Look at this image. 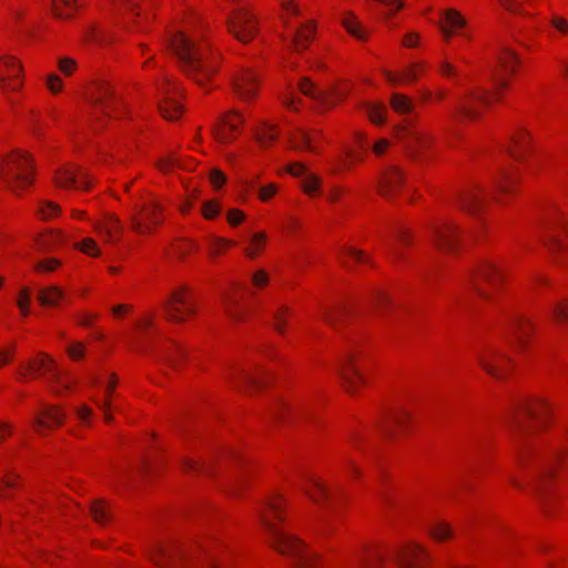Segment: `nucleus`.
<instances>
[{
  "label": "nucleus",
  "instance_id": "obj_1",
  "mask_svg": "<svg viewBox=\"0 0 568 568\" xmlns=\"http://www.w3.org/2000/svg\"><path fill=\"white\" fill-rule=\"evenodd\" d=\"M207 26L195 14H189L166 34V47L176 55L185 75L207 89L217 72L220 53L207 38Z\"/></svg>",
  "mask_w": 568,
  "mask_h": 568
},
{
  "label": "nucleus",
  "instance_id": "obj_2",
  "mask_svg": "<svg viewBox=\"0 0 568 568\" xmlns=\"http://www.w3.org/2000/svg\"><path fill=\"white\" fill-rule=\"evenodd\" d=\"M286 508L287 499L274 493L256 504L254 514L272 547L290 559L292 568H322L320 555L284 529Z\"/></svg>",
  "mask_w": 568,
  "mask_h": 568
},
{
  "label": "nucleus",
  "instance_id": "obj_3",
  "mask_svg": "<svg viewBox=\"0 0 568 568\" xmlns=\"http://www.w3.org/2000/svg\"><path fill=\"white\" fill-rule=\"evenodd\" d=\"M519 64L520 60L517 53L508 48L501 49L497 55V64L491 74L493 90L487 91L481 88L468 90L465 95L458 100L456 110L454 111L455 116L475 120L481 115L484 110L501 101V97L508 89Z\"/></svg>",
  "mask_w": 568,
  "mask_h": 568
},
{
  "label": "nucleus",
  "instance_id": "obj_4",
  "mask_svg": "<svg viewBox=\"0 0 568 568\" xmlns=\"http://www.w3.org/2000/svg\"><path fill=\"white\" fill-rule=\"evenodd\" d=\"M154 318V314L148 313L135 321L129 347L135 353H151L169 367L180 369L186 361V352L175 341L161 336Z\"/></svg>",
  "mask_w": 568,
  "mask_h": 568
},
{
  "label": "nucleus",
  "instance_id": "obj_5",
  "mask_svg": "<svg viewBox=\"0 0 568 568\" xmlns=\"http://www.w3.org/2000/svg\"><path fill=\"white\" fill-rule=\"evenodd\" d=\"M37 176L36 160L24 150L16 149L0 156V184L16 196L27 193Z\"/></svg>",
  "mask_w": 568,
  "mask_h": 568
},
{
  "label": "nucleus",
  "instance_id": "obj_6",
  "mask_svg": "<svg viewBox=\"0 0 568 568\" xmlns=\"http://www.w3.org/2000/svg\"><path fill=\"white\" fill-rule=\"evenodd\" d=\"M131 229L141 235L154 233L164 221V212L159 197L144 192L132 200L128 213Z\"/></svg>",
  "mask_w": 568,
  "mask_h": 568
},
{
  "label": "nucleus",
  "instance_id": "obj_7",
  "mask_svg": "<svg viewBox=\"0 0 568 568\" xmlns=\"http://www.w3.org/2000/svg\"><path fill=\"white\" fill-rule=\"evenodd\" d=\"M507 278L506 264L501 258L489 257L480 261L470 274L473 291L485 301H493Z\"/></svg>",
  "mask_w": 568,
  "mask_h": 568
},
{
  "label": "nucleus",
  "instance_id": "obj_8",
  "mask_svg": "<svg viewBox=\"0 0 568 568\" xmlns=\"http://www.w3.org/2000/svg\"><path fill=\"white\" fill-rule=\"evenodd\" d=\"M44 376L57 394H62L72 388V378L59 369L53 358L48 354L41 353L36 358L20 365L18 379L27 382L29 379Z\"/></svg>",
  "mask_w": 568,
  "mask_h": 568
},
{
  "label": "nucleus",
  "instance_id": "obj_9",
  "mask_svg": "<svg viewBox=\"0 0 568 568\" xmlns=\"http://www.w3.org/2000/svg\"><path fill=\"white\" fill-rule=\"evenodd\" d=\"M551 416V403L545 397L531 396L518 404L513 416V422L518 428L539 432L548 428Z\"/></svg>",
  "mask_w": 568,
  "mask_h": 568
},
{
  "label": "nucleus",
  "instance_id": "obj_10",
  "mask_svg": "<svg viewBox=\"0 0 568 568\" xmlns=\"http://www.w3.org/2000/svg\"><path fill=\"white\" fill-rule=\"evenodd\" d=\"M303 494L318 507L321 519L325 525L329 524L333 516L337 515L339 496L327 483L316 475L306 476L301 483Z\"/></svg>",
  "mask_w": 568,
  "mask_h": 568
},
{
  "label": "nucleus",
  "instance_id": "obj_11",
  "mask_svg": "<svg viewBox=\"0 0 568 568\" xmlns=\"http://www.w3.org/2000/svg\"><path fill=\"white\" fill-rule=\"evenodd\" d=\"M231 7L226 18L229 32L240 42L250 43L258 34V21L248 0H227Z\"/></svg>",
  "mask_w": 568,
  "mask_h": 568
},
{
  "label": "nucleus",
  "instance_id": "obj_12",
  "mask_svg": "<svg viewBox=\"0 0 568 568\" xmlns=\"http://www.w3.org/2000/svg\"><path fill=\"white\" fill-rule=\"evenodd\" d=\"M396 138L405 149L407 155L416 162H424L428 159L434 138L414 123L396 129Z\"/></svg>",
  "mask_w": 568,
  "mask_h": 568
},
{
  "label": "nucleus",
  "instance_id": "obj_13",
  "mask_svg": "<svg viewBox=\"0 0 568 568\" xmlns=\"http://www.w3.org/2000/svg\"><path fill=\"white\" fill-rule=\"evenodd\" d=\"M89 100L94 116L102 114L119 118L125 112L120 98L114 93L113 87L105 80H99L90 87Z\"/></svg>",
  "mask_w": 568,
  "mask_h": 568
},
{
  "label": "nucleus",
  "instance_id": "obj_14",
  "mask_svg": "<svg viewBox=\"0 0 568 568\" xmlns=\"http://www.w3.org/2000/svg\"><path fill=\"white\" fill-rule=\"evenodd\" d=\"M162 307L165 318L172 323H183L196 313V304L184 286L173 288L162 302Z\"/></svg>",
  "mask_w": 568,
  "mask_h": 568
},
{
  "label": "nucleus",
  "instance_id": "obj_15",
  "mask_svg": "<svg viewBox=\"0 0 568 568\" xmlns=\"http://www.w3.org/2000/svg\"><path fill=\"white\" fill-rule=\"evenodd\" d=\"M477 359L483 369L494 378H507L513 369L514 363L504 351L495 345L485 346L477 354Z\"/></svg>",
  "mask_w": 568,
  "mask_h": 568
},
{
  "label": "nucleus",
  "instance_id": "obj_16",
  "mask_svg": "<svg viewBox=\"0 0 568 568\" xmlns=\"http://www.w3.org/2000/svg\"><path fill=\"white\" fill-rule=\"evenodd\" d=\"M338 374L343 387L353 396L357 395L367 384L361 368L359 354L355 351H348L343 355L338 365Z\"/></svg>",
  "mask_w": 568,
  "mask_h": 568
},
{
  "label": "nucleus",
  "instance_id": "obj_17",
  "mask_svg": "<svg viewBox=\"0 0 568 568\" xmlns=\"http://www.w3.org/2000/svg\"><path fill=\"white\" fill-rule=\"evenodd\" d=\"M488 197L489 194L481 186L476 184L467 185L456 195V204L462 211L483 225Z\"/></svg>",
  "mask_w": 568,
  "mask_h": 568
},
{
  "label": "nucleus",
  "instance_id": "obj_18",
  "mask_svg": "<svg viewBox=\"0 0 568 568\" xmlns=\"http://www.w3.org/2000/svg\"><path fill=\"white\" fill-rule=\"evenodd\" d=\"M429 239L438 251L450 254L457 252L462 234L459 226L453 221L440 220L430 226Z\"/></svg>",
  "mask_w": 568,
  "mask_h": 568
},
{
  "label": "nucleus",
  "instance_id": "obj_19",
  "mask_svg": "<svg viewBox=\"0 0 568 568\" xmlns=\"http://www.w3.org/2000/svg\"><path fill=\"white\" fill-rule=\"evenodd\" d=\"M265 374L266 372L258 366L232 364L224 368L222 378L235 388L260 387L264 384Z\"/></svg>",
  "mask_w": 568,
  "mask_h": 568
},
{
  "label": "nucleus",
  "instance_id": "obj_20",
  "mask_svg": "<svg viewBox=\"0 0 568 568\" xmlns=\"http://www.w3.org/2000/svg\"><path fill=\"white\" fill-rule=\"evenodd\" d=\"M545 245L552 255L554 263L561 265L568 255V222L565 217L560 216L551 223Z\"/></svg>",
  "mask_w": 568,
  "mask_h": 568
},
{
  "label": "nucleus",
  "instance_id": "obj_21",
  "mask_svg": "<svg viewBox=\"0 0 568 568\" xmlns=\"http://www.w3.org/2000/svg\"><path fill=\"white\" fill-rule=\"evenodd\" d=\"M161 100L159 110L166 120H176L182 114V106L176 97L181 95V88L171 78L164 75L161 82L156 83Z\"/></svg>",
  "mask_w": 568,
  "mask_h": 568
},
{
  "label": "nucleus",
  "instance_id": "obj_22",
  "mask_svg": "<svg viewBox=\"0 0 568 568\" xmlns=\"http://www.w3.org/2000/svg\"><path fill=\"white\" fill-rule=\"evenodd\" d=\"M23 84L22 67L11 55L0 54V90L10 99V94L18 92Z\"/></svg>",
  "mask_w": 568,
  "mask_h": 568
},
{
  "label": "nucleus",
  "instance_id": "obj_23",
  "mask_svg": "<svg viewBox=\"0 0 568 568\" xmlns=\"http://www.w3.org/2000/svg\"><path fill=\"white\" fill-rule=\"evenodd\" d=\"M300 90L304 95L317 100L324 109H331L348 94L351 84L345 81L332 91H322L315 88L307 78H303L300 81Z\"/></svg>",
  "mask_w": 568,
  "mask_h": 568
},
{
  "label": "nucleus",
  "instance_id": "obj_24",
  "mask_svg": "<svg viewBox=\"0 0 568 568\" xmlns=\"http://www.w3.org/2000/svg\"><path fill=\"white\" fill-rule=\"evenodd\" d=\"M396 561L399 568H426L430 554L422 544L410 540L397 548Z\"/></svg>",
  "mask_w": 568,
  "mask_h": 568
},
{
  "label": "nucleus",
  "instance_id": "obj_25",
  "mask_svg": "<svg viewBox=\"0 0 568 568\" xmlns=\"http://www.w3.org/2000/svg\"><path fill=\"white\" fill-rule=\"evenodd\" d=\"M535 326L530 318L524 315H514L507 324V338L518 352H524L530 342Z\"/></svg>",
  "mask_w": 568,
  "mask_h": 568
},
{
  "label": "nucleus",
  "instance_id": "obj_26",
  "mask_svg": "<svg viewBox=\"0 0 568 568\" xmlns=\"http://www.w3.org/2000/svg\"><path fill=\"white\" fill-rule=\"evenodd\" d=\"M53 181L57 187L65 190L71 187L89 190L92 184L87 173L73 164H67L58 169Z\"/></svg>",
  "mask_w": 568,
  "mask_h": 568
},
{
  "label": "nucleus",
  "instance_id": "obj_27",
  "mask_svg": "<svg viewBox=\"0 0 568 568\" xmlns=\"http://www.w3.org/2000/svg\"><path fill=\"white\" fill-rule=\"evenodd\" d=\"M244 120L236 111L225 113L213 130V134L220 143L227 144L234 141L241 133Z\"/></svg>",
  "mask_w": 568,
  "mask_h": 568
},
{
  "label": "nucleus",
  "instance_id": "obj_28",
  "mask_svg": "<svg viewBox=\"0 0 568 568\" xmlns=\"http://www.w3.org/2000/svg\"><path fill=\"white\" fill-rule=\"evenodd\" d=\"M404 185V173L395 165L386 168L377 182V192L385 199L396 197Z\"/></svg>",
  "mask_w": 568,
  "mask_h": 568
},
{
  "label": "nucleus",
  "instance_id": "obj_29",
  "mask_svg": "<svg viewBox=\"0 0 568 568\" xmlns=\"http://www.w3.org/2000/svg\"><path fill=\"white\" fill-rule=\"evenodd\" d=\"M64 418L65 414L60 407L43 405L40 410L36 413L32 419V426L38 434L44 435L47 430L61 426Z\"/></svg>",
  "mask_w": 568,
  "mask_h": 568
},
{
  "label": "nucleus",
  "instance_id": "obj_30",
  "mask_svg": "<svg viewBox=\"0 0 568 568\" xmlns=\"http://www.w3.org/2000/svg\"><path fill=\"white\" fill-rule=\"evenodd\" d=\"M412 422V413L406 408L399 407L389 414L381 428L386 436L390 438H398L408 433Z\"/></svg>",
  "mask_w": 568,
  "mask_h": 568
},
{
  "label": "nucleus",
  "instance_id": "obj_31",
  "mask_svg": "<svg viewBox=\"0 0 568 568\" xmlns=\"http://www.w3.org/2000/svg\"><path fill=\"white\" fill-rule=\"evenodd\" d=\"M233 90L243 101H251L258 91V78L251 69L240 70L233 78Z\"/></svg>",
  "mask_w": 568,
  "mask_h": 568
},
{
  "label": "nucleus",
  "instance_id": "obj_32",
  "mask_svg": "<svg viewBox=\"0 0 568 568\" xmlns=\"http://www.w3.org/2000/svg\"><path fill=\"white\" fill-rule=\"evenodd\" d=\"M150 557L160 568H179L185 560L182 549L174 545H158Z\"/></svg>",
  "mask_w": 568,
  "mask_h": 568
},
{
  "label": "nucleus",
  "instance_id": "obj_33",
  "mask_svg": "<svg viewBox=\"0 0 568 568\" xmlns=\"http://www.w3.org/2000/svg\"><path fill=\"white\" fill-rule=\"evenodd\" d=\"M519 179L513 170H504L495 180V201L501 205L507 204L508 200L517 193Z\"/></svg>",
  "mask_w": 568,
  "mask_h": 568
},
{
  "label": "nucleus",
  "instance_id": "obj_34",
  "mask_svg": "<svg viewBox=\"0 0 568 568\" xmlns=\"http://www.w3.org/2000/svg\"><path fill=\"white\" fill-rule=\"evenodd\" d=\"M440 31L446 41L452 37L468 38L466 20L455 9H447L443 12Z\"/></svg>",
  "mask_w": 568,
  "mask_h": 568
},
{
  "label": "nucleus",
  "instance_id": "obj_35",
  "mask_svg": "<svg viewBox=\"0 0 568 568\" xmlns=\"http://www.w3.org/2000/svg\"><path fill=\"white\" fill-rule=\"evenodd\" d=\"M323 139L320 131H306L296 129L290 136V146L296 151H307L311 153H320V143Z\"/></svg>",
  "mask_w": 568,
  "mask_h": 568
},
{
  "label": "nucleus",
  "instance_id": "obj_36",
  "mask_svg": "<svg viewBox=\"0 0 568 568\" xmlns=\"http://www.w3.org/2000/svg\"><path fill=\"white\" fill-rule=\"evenodd\" d=\"M94 231L108 243L119 241L123 225L119 216L113 213L104 214L100 220L92 223Z\"/></svg>",
  "mask_w": 568,
  "mask_h": 568
},
{
  "label": "nucleus",
  "instance_id": "obj_37",
  "mask_svg": "<svg viewBox=\"0 0 568 568\" xmlns=\"http://www.w3.org/2000/svg\"><path fill=\"white\" fill-rule=\"evenodd\" d=\"M210 568H234L233 550L227 544L215 540L207 554Z\"/></svg>",
  "mask_w": 568,
  "mask_h": 568
},
{
  "label": "nucleus",
  "instance_id": "obj_38",
  "mask_svg": "<svg viewBox=\"0 0 568 568\" xmlns=\"http://www.w3.org/2000/svg\"><path fill=\"white\" fill-rule=\"evenodd\" d=\"M530 150V133L524 128H518L511 135L510 144L508 146L509 154L516 160H523Z\"/></svg>",
  "mask_w": 568,
  "mask_h": 568
},
{
  "label": "nucleus",
  "instance_id": "obj_39",
  "mask_svg": "<svg viewBox=\"0 0 568 568\" xmlns=\"http://www.w3.org/2000/svg\"><path fill=\"white\" fill-rule=\"evenodd\" d=\"M355 562L361 568H375L381 561L377 547L369 542H362L353 551Z\"/></svg>",
  "mask_w": 568,
  "mask_h": 568
},
{
  "label": "nucleus",
  "instance_id": "obj_40",
  "mask_svg": "<svg viewBox=\"0 0 568 568\" xmlns=\"http://www.w3.org/2000/svg\"><path fill=\"white\" fill-rule=\"evenodd\" d=\"M118 386L116 375H111L104 390V399L100 400L95 397H92L91 400L95 404V406L103 412L105 423H111L113 420V416L110 413V409L113 407L112 398ZM114 409H119L118 406H114Z\"/></svg>",
  "mask_w": 568,
  "mask_h": 568
},
{
  "label": "nucleus",
  "instance_id": "obj_41",
  "mask_svg": "<svg viewBox=\"0 0 568 568\" xmlns=\"http://www.w3.org/2000/svg\"><path fill=\"white\" fill-rule=\"evenodd\" d=\"M341 24L354 39L358 41H366L368 39L367 30L363 27L354 12H343L341 17Z\"/></svg>",
  "mask_w": 568,
  "mask_h": 568
},
{
  "label": "nucleus",
  "instance_id": "obj_42",
  "mask_svg": "<svg viewBox=\"0 0 568 568\" xmlns=\"http://www.w3.org/2000/svg\"><path fill=\"white\" fill-rule=\"evenodd\" d=\"M224 308L229 317L235 322L246 318L247 306L241 301L239 293H231L224 298Z\"/></svg>",
  "mask_w": 568,
  "mask_h": 568
},
{
  "label": "nucleus",
  "instance_id": "obj_43",
  "mask_svg": "<svg viewBox=\"0 0 568 568\" xmlns=\"http://www.w3.org/2000/svg\"><path fill=\"white\" fill-rule=\"evenodd\" d=\"M267 241L268 237L265 231H257L252 233L243 247L245 256L250 260L257 258L264 252L267 245Z\"/></svg>",
  "mask_w": 568,
  "mask_h": 568
},
{
  "label": "nucleus",
  "instance_id": "obj_44",
  "mask_svg": "<svg viewBox=\"0 0 568 568\" xmlns=\"http://www.w3.org/2000/svg\"><path fill=\"white\" fill-rule=\"evenodd\" d=\"M316 24L314 21H307L302 24L294 34L292 47L295 51H303L308 48L311 41L314 39Z\"/></svg>",
  "mask_w": 568,
  "mask_h": 568
},
{
  "label": "nucleus",
  "instance_id": "obj_45",
  "mask_svg": "<svg viewBox=\"0 0 568 568\" xmlns=\"http://www.w3.org/2000/svg\"><path fill=\"white\" fill-rule=\"evenodd\" d=\"M424 67L420 63L410 64L403 73L386 72L385 78L390 84L412 83L423 73Z\"/></svg>",
  "mask_w": 568,
  "mask_h": 568
},
{
  "label": "nucleus",
  "instance_id": "obj_46",
  "mask_svg": "<svg viewBox=\"0 0 568 568\" xmlns=\"http://www.w3.org/2000/svg\"><path fill=\"white\" fill-rule=\"evenodd\" d=\"M280 134L278 128L268 122H262L255 128V139L262 148L271 146Z\"/></svg>",
  "mask_w": 568,
  "mask_h": 568
},
{
  "label": "nucleus",
  "instance_id": "obj_47",
  "mask_svg": "<svg viewBox=\"0 0 568 568\" xmlns=\"http://www.w3.org/2000/svg\"><path fill=\"white\" fill-rule=\"evenodd\" d=\"M428 535L437 542H446L455 537V530L448 521L436 520L429 525Z\"/></svg>",
  "mask_w": 568,
  "mask_h": 568
},
{
  "label": "nucleus",
  "instance_id": "obj_48",
  "mask_svg": "<svg viewBox=\"0 0 568 568\" xmlns=\"http://www.w3.org/2000/svg\"><path fill=\"white\" fill-rule=\"evenodd\" d=\"M549 37L555 40L568 39V19L559 13L549 18Z\"/></svg>",
  "mask_w": 568,
  "mask_h": 568
},
{
  "label": "nucleus",
  "instance_id": "obj_49",
  "mask_svg": "<svg viewBox=\"0 0 568 568\" xmlns=\"http://www.w3.org/2000/svg\"><path fill=\"white\" fill-rule=\"evenodd\" d=\"M63 298V290L55 285L42 288L38 294V300L42 306H58Z\"/></svg>",
  "mask_w": 568,
  "mask_h": 568
},
{
  "label": "nucleus",
  "instance_id": "obj_50",
  "mask_svg": "<svg viewBox=\"0 0 568 568\" xmlns=\"http://www.w3.org/2000/svg\"><path fill=\"white\" fill-rule=\"evenodd\" d=\"M235 242L222 236L212 235L207 239V251L212 258L224 254Z\"/></svg>",
  "mask_w": 568,
  "mask_h": 568
},
{
  "label": "nucleus",
  "instance_id": "obj_51",
  "mask_svg": "<svg viewBox=\"0 0 568 568\" xmlns=\"http://www.w3.org/2000/svg\"><path fill=\"white\" fill-rule=\"evenodd\" d=\"M344 306L341 304L323 305L321 307V316L329 326H337L344 315Z\"/></svg>",
  "mask_w": 568,
  "mask_h": 568
},
{
  "label": "nucleus",
  "instance_id": "obj_52",
  "mask_svg": "<svg viewBox=\"0 0 568 568\" xmlns=\"http://www.w3.org/2000/svg\"><path fill=\"white\" fill-rule=\"evenodd\" d=\"M52 10L60 19H70L78 10L77 0H52Z\"/></svg>",
  "mask_w": 568,
  "mask_h": 568
},
{
  "label": "nucleus",
  "instance_id": "obj_53",
  "mask_svg": "<svg viewBox=\"0 0 568 568\" xmlns=\"http://www.w3.org/2000/svg\"><path fill=\"white\" fill-rule=\"evenodd\" d=\"M291 315L292 310L286 305H280L273 312V327L278 334H285L287 322Z\"/></svg>",
  "mask_w": 568,
  "mask_h": 568
},
{
  "label": "nucleus",
  "instance_id": "obj_54",
  "mask_svg": "<svg viewBox=\"0 0 568 568\" xmlns=\"http://www.w3.org/2000/svg\"><path fill=\"white\" fill-rule=\"evenodd\" d=\"M364 110L373 124L382 125L386 121L387 109L382 103H365Z\"/></svg>",
  "mask_w": 568,
  "mask_h": 568
},
{
  "label": "nucleus",
  "instance_id": "obj_55",
  "mask_svg": "<svg viewBox=\"0 0 568 568\" xmlns=\"http://www.w3.org/2000/svg\"><path fill=\"white\" fill-rule=\"evenodd\" d=\"M498 4L513 13L531 14L534 0H497Z\"/></svg>",
  "mask_w": 568,
  "mask_h": 568
},
{
  "label": "nucleus",
  "instance_id": "obj_56",
  "mask_svg": "<svg viewBox=\"0 0 568 568\" xmlns=\"http://www.w3.org/2000/svg\"><path fill=\"white\" fill-rule=\"evenodd\" d=\"M338 258H339L341 263L344 265L347 264V258L352 260L355 263H359V264L368 263V256L366 255V253L363 251L356 250L352 246L342 247V250L338 254Z\"/></svg>",
  "mask_w": 568,
  "mask_h": 568
},
{
  "label": "nucleus",
  "instance_id": "obj_57",
  "mask_svg": "<svg viewBox=\"0 0 568 568\" xmlns=\"http://www.w3.org/2000/svg\"><path fill=\"white\" fill-rule=\"evenodd\" d=\"M282 14L281 20L285 28L291 27V19L297 18L301 14L298 6L294 0H282L281 1Z\"/></svg>",
  "mask_w": 568,
  "mask_h": 568
},
{
  "label": "nucleus",
  "instance_id": "obj_58",
  "mask_svg": "<svg viewBox=\"0 0 568 568\" xmlns=\"http://www.w3.org/2000/svg\"><path fill=\"white\" fill-rule=\"evenodd\" d=\"M390 106L395 112L406 114L413 110L414 104L408 97L402 93H393L390 97Z\"/></svg>",
  "mask_w": 568,
  "mask_h": 568
},
{
  "label": "nucleus",
  "instance_id": "obj_59",
  "mask_svg": "<svg viewBox=\"0 0 568 568\" xmlns=\"http://www.w3.org/2000/svg\"><path fill=\"white\" fill-rule=\"evenodd\" d=\"M321 184V178L313 173L306 174L302 180V189L311 197H315L320 194Z\"/></svg>",
  "mask_w": 568,
  "mask_h": 568
},
{
  "label": "nucleus",
  "instance_id": "obj_60",
  "mask_svg": "<svg viewBox=\"0 0 568 568\" xmlns=\"http://www.w3.org/2000/svg\"><path fill=\"white\" fill-rule=\"evenodd\" d=\"M412 243V234L407 229L398 230L395 242L389 243V250L396 257H400L399 245L408 246Z\"/></svg>",
  "mask_w": 568,
  "mask_h": 568
},
{
  "label": "nucleus",
  "instance_id": "obj_61",
  "mask_svg": "<svg viewBox=\"0 0 568 568\" xmlns=\"http://www.w3.org/2000/svg\"><path fill=\"white\" fill-rule=\"evenodd\" d=\"M90 513L94 521L98 524H105L109 520L110 513L102 500H95L90 506Z\"/></svg>",
  "mask_w": 568,
  "mask_h": 568
},
{
  "label": "nucleus",
  "instance_id": "obj_62",
  "mask_svg": "<svg viewBox=\"0 0 568 568\" xmlns=\"http://www.w3.org/2000/svg\"><path fill=\"white\" fill-rule=\"evenodd\" d=\"M74 247L82 252L85 255L98 257L101 254V250L98 246V243L92 237H85L80 242L74 244Z\"/></svg>",
  "mask_w": 568,
  "mask_h": 568
},
{
  "label": "nucleus",
  "instance_id": "obj_63",
  "mask_svg": "<svg viewBox=\"0 0 568 568\" xmlns=\"http://www.w3.org/2000/svg\"><path fill=\"white\" fill-rule=\"evenodd\" d=\"M194 250H196V245L190 240H179L172 244V252L180 260L186 257Z\"/></svg>",
  "mask_w": 568,
  "mask_h": 568
},
{
  "label": "nucleus",
  "instance_id": "obj_64",
  "mask_svg": "<svg viewBox=\"0 0 568 568\" xmlns=\"http://www.w3.org/2000/svg\"><path fill=\"white\" fill-rule=\"evenodd\" d=\"M551 316L556 324H564L568 318V300L556 303L552 307Z\"/></svg>",
  "mask_w": 568,
  "mask_h": 568
}]
</instances>
